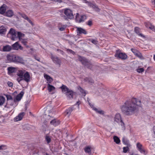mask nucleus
<instances>
[{
	"mask_svg": "<svg viewBox=\"0 0 155 155\" xmlns=\"http://www.w3.org/2000/svg\"><path fill=\"white\" fill-rule=\"evenodd\" d=\"M46 155H49L48 153H46Z\"/></svg>",
	"mask_w": 155,
	"mask_h": 155,
	"instance_id": "62",
	"label": "nucleus"
},
{
	"mask_svg": "<svg viewBox=\"0 0 155 155\" xmlns=\"http://www.w3.org/2000/svg\"><path fill=\"white\" fill-rule=\"evenodd\" d=\"M115 55L117 58L122 60H125L127 58V56L125 53L121 52L118 51H116Z\"/></svg>",
	"mask_w": 155,
	"mask_h": 155,
	"instance_id": "5",
	"label": "nucleus"
},
{
	"mask_svg": "<svg viewBox=\"0 0 155 155\" xmlns=\"http://www.w3.org/2000/svg\"><path fill=\"white\" fill-rule=\"evenodd\" d=\"M22 78L23 80H24L27 83L30 81V76L29 72L28 71H26L24 74Z\"/></svg>",
	"mask_w": 155,
	"mask_h": 155,
	"instance_id": "9",
	"label": "nucleus"
},
{
	"mask_svg": "<svg viewBox=\"0 0 155 155\" xmlns=\"http://www.w3.org/2000/svg\"><path fill=\"white\" fill-rule=\"evenodd\" d=\"M152 2L153 4H154L155 6V0H152Z\"/></svg>",
	"mask_w": 155,
	"mask_h": 155,
	"instance_id": "55",
	"label": "nucleus"
},
{
	"mask_svg": "<svg viewBox=\"0 0 155 155\" xmlns=\"http://www.w3.org/2000/svg\"><path fill=\"white\" fill-rule=\"evenodd\" d=\"M122 141L124 144L128 145L129 144V140L125 137H123L122 140Z\"/></svg>",
	"mask_w": 155,
	"mask_h": 155,
	"instance_id": "33",
	"label": "nucleus"
},
{
	"mask_svg": "<svg viewBox=\"0 0 155 155\" xmlns=\"http://www.w3.org/2000/svg\"><path fill=\"white\" fill-rule=\"evenodd\" d=\"M1 121H0V124H1Z\"/></svg>",
	"mask_w": 155,
	"mask_h": 155,
	"instance_id": "63",
	"label": "nucleus"
},
{
	"mask_svg": "<svg viewBox=\"0 0 155 155\" xmlns=\"http://www.w3.org/2000/svg\"><path fill=\"white\" fill-rule=\"evenodd\" d=\"M6 58L7 60L10 62H13L21 64L24 63V60L22 58L15 54L7 55Z\"/></svg>",
	"mask_w": 155,
	"mask_h": 155,
	"instance_id": "2",
	"label": "nucleus"
},
{
	"mask_svg": "<svg viewBox=\"0 0 155 155\" xmlns=\"http://www.w3.org/2000/svg\"><path fill=\"white\" fill-rule=\"evenodd\" d=\"M66 51L68 52H69L70 53L72 54H74L75 53V52H74V51L70 49H66Z\"/></svg>",
	"mask_w": 155,
	"mask_h": 155,
	"instance_id": "47",
	"label": "nucleus"
},
{
	"mask_svg": "<svg viewBox=\"0 0 155 155\" xmlns=\"http://www.w3.org/2000/svg\"><path fill=\"white\" fill-rule=\"evenodd\" d=\"M24 112H22L19 113L18 115L14 118V120L16 121H20L22 119L23 116L25 115Z\"/></svg>",
	"mask_w": 155,
	"mask_h": 155,
	"instance_id": "16",
	"label": "nucleus"
},
{
	"mask_svg": "<svg viewBox=\"0 0 155 155\" xmlns=\"http://www.w3.org/2000/svg\"><path fill=\"white\" fill-rule=\"evenodd\" d=\"M60 123V121L59 120L54 119L51 120L50 122V124L55 127L58 125Z\"/></svg>",
	"mask_w": 155,
	"mask_h": 155,
	"instance_id": "17",
	"label": "nucleus"
},
{
	"mask_svg": "<svg viewBox=\"0 0 155 155\" xmlns=\"http://www.w3.org/2000/svg\"><path fill=\"white\" fill-rule=\"evenodd\" d=\"M131 51L137 57L141 59L143 58V56L141 53L137 49L133 48H131Z\"/></svg>",
	"mask_w": 155,
	"mask_h": 155,
	"instance_id": "10",
	"label": "nucleus"
},
{
	"mask_svg": "<svg viewBox=\"0 0 155 155\" xmlns=\"http://www.w3.org/2000/svg\"><path fill=\"white\" fill-rule=\"evenodd\" d=\"M6 29L3 26L0 27V34L2 35H5L6 32Z\"/></svg>",
	"mask_w": 155,
	"mask_h": 155,
	"instance_id": "27",
	"label": "nucleus"
},
{
	"mask_svg": "<svg viewBox=\"0 0 155 155\" xmlns=\"http://www.w3.org/2000/svg\"><path fill=\"white\" fill-rule=\"evenodd\" d=\"M16 80H17V81H18V82L19 83H20V82L21 81L23 80V78H21L20 77H18L17 78Z\"/></svg>",
	"mask_w": 155,
	"mask_h": 155,
	"instance_id": "46",
	"label": "nucleus"
},
{
	"mask_svg": "<svg viewBox=\"0 0 155 155\" xmlns=\"http://www.w3.org/2000/svg\"><path fill=\"white\" fill-rule=\"evenodd\" d=\"M137 71L138 72L140 73L143 72L144 71V70L143 68H141L137 69Z\"/></svg>",
	"mask_w": 155,
	"mask_h": 155,
	"instance_id": "44",
	"label": "nucleus"
},
{
	"mask_svg": "<svg viewBox=\"0 0 155 155\" xmlns=\"http://www.w3.org/2000/svg\"><path fill=\"white\" fill-rule=\"evenodd\" d=\"M137 155V154H136V155Z\"/></svg>",
	"mask_w": 155,
	"mask_h": 155,
	"instance_id": "64",
	"label": "nucleus"
},
{
	"mask_svg": "<svg viewBox=\"0 0 155 155\" xmlns=\"http://www.w3.org/2000/svg\"><path fill=\"white\" fill-rule=\"evenodd\" d=\"M129 148L128 147H123V152L124 153H126L129 150Z\"/></svg>",
	"mask_w": 155,
	"mask_h": 155,
	"instance_id": "41",
	"label": "nucleus"
},
{
	"mask_svg": "<svg viewBox=\"0 0 155 155\" xmlns=\"http://www.w3.org/2000/svg\"><path fill=\"white\" fill-rule=\"evenodd\" d=\"M134 31L140 37L143 38H145V37L144 35H143L142 34L140 33V28H139L137 27H135L134 28Z\"/></svg>",
	"mask_w": 155,
	"mask_h": 155,
	"instance_id": "19",
	"label": "nucleus"
},
{
	"mask_svg": "<svg viewBox=\"0 0 155 155\" xmlns=\"http://www.w3.org/2000/svg\"><path fill=\"white\" fill-rule=\"evenodd\" d=\"M80 101H78L76 103V104L78 105L79 106V104H80Z\"/></svg>",
	"mask_w": 155,
	"mask_h": 155,
	"instance_id": "56",
	"label": "nucleus"
},
{
	"mask_svg": "<svg viewBox=\"0 0 155 155\" xmlns=\"http://www.w3.org/2000/svg\"><path fill=\"white\" fill-rule=\"evenodd\" d=\"M22 36V33L21 32H17V38H19L21 37Z\"/></svg>",
	"mask_w": 155,
	"mask_h": 155,
	"instance_id": "43",
	"label": "nucleus"
},
{
	"mask_svg": "<svg viewBox=\"0 0 155 155\" xmlns=\"http://www.w3.org/2000/svg\"><path fill=\"white\" fill-rule=\"evenodd\" d=\"M114 121L120 125L122 129L124 130L125 129V126L124 123L123 121L121 114L119 113H116L114 116Z\"/></svg>",
	"mask_w": 155,
	"mask_h": 155,
	"instance_id": "3",
	"label": "nucleus"
},
{
	"mask_svg": "<svg viewBox=\"0 0 155 155\" xmlns=\"http://www.w3.org/2000/svg\"><path fill=\"white\" fill-rule=\"evenodd\" d=\"M91 42L92 43L95 45H96L97 43V41L94 39H92L91 40Z\"/></svg>",
	"mask_w": 155,
	"mask_h": 155,
	"instance_id": "50",
	"label": "nucleus"
},
{
	"mask_svg": "<svg viewBox=\"0 0 155 155\" xmlns=\"http://www.w3.org/2000/svg\"><path fill=\"white\" fill-rule=\"evenodd\" d=\"M89 105L91 106V108H92L93 109V107H94V106L91 103H89Z\"/></svg>",
	"mask_w": 155,
	"mask_h": 155,
	"instance_id": "54",
	"label": "nucleus"
},
{
	"mask_svg": "<svg viewBox=\"0 0 155 155\" xmlns=\"http://www.w3.org/2000/svg\"><path fill=\"white\" fill-rule=\"evenodd\" d=\"M82 1H83V2L85 3H87V4H88V3L89 2L87 0H82Z\"/></svg>",
	"mask_w": 155,
	"mask_h": 155,
	"instance_id": "53",
	"label": "nucleus"
},
{
	"mask_svg": "<svg viewBox=\"0 0 155 155\" xmlns=\"http://www.w3.org/2000/svg\"><path fill=\"white\" fill-rule=\"evenodd\" d=\"M6 147V146L5 145H2L0 146V150H3L4 148Z\"/></svg>",
	"mask_w": 155,
	"mask_h": 155,
	"instance_id": "52",
	"label": "nucleus"
},
{
	"mask_svg": "<svg viewBox=\"0 0 155 155\" xmlns=\"http://www.w3.org/2000/svg\"><path fill=\"white\" fill-rule=\"evenodd\" d=\"M137 147L138 150L141 153L145 155L146 152L145 150L143 148L142 145L140 143H137Z\"/></svg>",
	"mask_w": 155,
	"mask_h": 155,
	"instance_id": "12",
	"label": "nucleus"
},
{
	"mask_svg": "<svg viewBox=\"0 0 155 155\" xmlns=\"http://www.w3.org/2000/svg\"><path fill=\"white\" fill-rule=\"evenodd\" d=\"M114 141L117 144H119L120 142V140L119 138L116 136H114L113 137Z\"/></svg>",
	"mask_w": 155,
	"mask_h": 155,
	"instance_id": "32",
	"label": "nucleus"
},
{
	"mask_svg": "<svg viewBox=\"0 0 155 155\" xmlns=\"http://www.w3.org/2000/svg\"><path fill=\"white\" fill-rule=\"evenodd\" d=\"M12 48L14 50H18L19 49L20 50H22L23 47L20 45L18 42H16L12 45Z\"/></svg>",
	"mask_w": 155,
	"mask_h": 155,
	"instance_id": "14",
	"label": "nucleus"
},
{
	"mask_svg": "<svg viewBox=\"0 0 155 155\" xmlns=\"http://www.w3.org/2000/svg\"><path fill=\"white\" fill-rule=\"evenodd\" d=\"M9 33L11 35V38L12 40L15 41L17 39V31L13 28H11L9 32Z\"/></svg>",
	"mask_w": 155,
	"mask_h": 155,
	"instance_id": "8",
	"label": "nucleus"
},
{
	"mask_svg": "<svg viewBox=\"0 0 155 155\" xmlns=\"http://www.w3.org/2000/svg\"><path fill=\"white\" fill-rule=\"evenodd\" d=\"M14 15V12L12 10H8L6 12L5 15L8 17H11Z\"/></svg>",
	"mask_w": 155,
	"mask_h": 155,
	"instance_id": "22",
	"label": "nucleus"
},
{
	"mask_svg": "<svg viewBox=\"0 0 155 155\" xmlns=\"http://www.w3.org/2000/svg\"><path fill=\"white\" fill-rule=\"evenodd\" d=\"M51 59L56 64L58 65L59 67H60L61 61L58 57L55 56H52Z\"/></svg>",
	"mask_w": 155,
	"mask_h": 155,
	"instance_id": "11",
	"label": "nucleus"
},
{
	"mask_svg": "<svg viewBox=\"0 0 155 155\" xmlns=\"http://www.w3.org/2000/svg\"><path fill=\"white\" fill-rule=\"evenodd\" d=\"M65 94L66 96L70 99L73 98L74 92L72 90L69 89Z\"/></svg>",
	"mask_w": 155,
	"mask_h": 155,
	"instance_id": "18",
	"label": "nucleus"
},
{
	"mask_svg": "<svg viewBox=\"0 0 155 155\" xmlns=\"http://www.w3.org/2000/svg\"><path fill=\"white\" fill-rule=\"evenodd\" d=\"M10 103V104H12V102H11V101H10V102H9L8 103Z\"/></svg>",
	"mask_w": 155,
	"mask_h": 155,
	"instance_id": "61",
	"label": "nucleus"
},
{
	"mask_svg": "<svg viewBox=\"0 0 155 155\" xmlns=\"http://www.w3.org/2000/svg\"><path fill=\"white\" fill-rule=\"evenodd\" d=\"M84 80L85 81L88 82L89 83H94L93 80L90 78H84Z\"/></svg>",
	"mask_w": 155,
	"mask_h": 155,
	"instance_id": "36",
	"label": "nucleus"
},
{
	"mask_svg": "<svg viewBox=\"0 0 155 155\" xmlns=\"http://www.w3.org/2000/svg\"><path fill=\"white\" fill-rule=\"evenodd\" d=\"M7 84L8 86L9 87H12L13 85V83L10 81H8L7 83Z\"/></svg>",
	"mask_w": 155,
	"mask_h": 155,
	"instance_id": "49",
	"label": "nucleus"
},
{
	"mask_svg": "<svg viewBox=\"0 0 155 155\" xmlns=\"http://www.w3.org/2000/svg\"><path fill=\"white\" fill-rule=\"evenodd\" d=\"M84 151L86 153H87L89 154H91V147L90 146H87L84 149Z\"/></svg>",
	"mask_w": 155,
	"mask_h": 155,
	"instance_id": "31",
	"label": "nucleus"
},
{
	"mask_svg": "<svg viewBox=\"0 0 155 155\" xmlns=\"http://www.w3.org/2000/svg\"><path fill=\"white\" fill-rule=\"evenodd\" d=\"M64 13L67 17L70 19H72L74 18L72 11L69 9H67L65 10Z\"/></svg>",
	"mask_w": 155,
	"mask_h": 155,
	"instance_id": "7",
	"label": "nucleus"
},
{
	"mask_svg": "<svg viewBox=\"0 0 155 155\" xmlns=\"http://www.w3.org/2000/svg\"><path fill=\"white\" fill-rule=\"evenodd\" d=\"M21 16L22 18L27 20L33 26V24L32 21L26 15L24 14H22L21 15Z\"/></svg>",
	"mask_w": 155,
	"mask_h": 155,
	"instance_id": "23",
	"label": "nucleus"
},
{
	"mask_svg": "<svg viewBox=\"0 0 155 155\" xmlns=\"http://www.w3.org/2000/svg\"><path fill=\"white\" fill-rule=\"evenodd\" d=\"M73 109L72 107H69L65 111V113L66 114L70 115Z\"/></svg>",
	"mask_w": 155,
	"mask_h": 155,
	"instance_id": "35",
	"label": "nucleus"
},
{
	"mask_svg": "<svg viewBox=\"0 0 155 155\" xmlns=\"http://www.w3.org/2000/svg\"><path fill=\"white\" fill-rule=\"evenodd\" d=\"M8 72L9 74L15 73L17 71L16 68L14 67H9L8 68Z\"/></svg>",
	"mask_w": 155,
	"mask_h": 155,
	"instance_id": "25",
	"label": "nucleus"
},
{
	"mask_svg": "<svg viewBox=\"0 0 155 155\" xmlns=\"http://www.w3.org/2000/svg\"><path fill=\"white\" fill-rule=\"evenodd\" d=\"M153 31H154L155 32V27H154V28L153 29Z\"/></svg>",
	"mask_w": 155,
	"mask_h": 155,
	"instance_id": "60",
	"label": "nucleus"
},
{
	"mask_svg": "<svg viewBox=\"0 0 155 155\" xmlns=\"http://www.w3.org/2000/svg\"><path fill=\"white\" fill-rule=\"evenodd\" d=\"M6 97L7 100V103H8L11 101V102H12V104H10V105L11 106H13L14 104V100L13 99L12 96L10 95H8L6 96Z\"/></svg>",
	"mask_w": 155,
	"mask_h": 155,
	"instance_id": "26",
	"label": "nucleus"
},
{
	"mask_svg": "<svg viewBox=\"0 0 155 155\" xmlns=\"http://www.w3.org/2000/svg\"><path fill=\"white\" fill-rule=\"evenodd\" d=\"M48 90L49 92H51L52 91L55 90V88L53 85L50 84H48Z\"/></svg>",
	"mask_w": 155,
	"mask_h": 155,
	"instance_id": "28",
	"label": "nucleus"
},
{
	"mask_svg": "<svg viewBox=\"0 0 155 155\" xmlns=\"http://www.w3.org/2000/svg\"><path fill=\"white\" fill-rule=\"evenodd\" d=\"M77 32L78 35L82 34L86 35L87 33V32L85 30L81 27L77 28Z\"/></svg>",
	"mask_w": 155,
	"mask_h": 155,
	"instance_id": "13",
	"label": "nucleus"
},
{
	"mask_svg": "<svg viewBox=\"0 0 155 155\" xmlns=\"http://www.w3.org/2000/svg\"><path fill=\"white\" fill-rule=\"evenodd\" d=\"M45 139L48 143H49L51 142V139L49 136L46 135Z\"/></svg>",
	"mask_w": 155,
	"mask_h": 155,
	"instance_id": "40",
	"label": "nucleus"
},
{
	"mask_svg": "<svg viewBox=\"0 0 155 155\" xmlns=\"http://www.w3.org/2000/svg\"><path fill=\"white\" fill-rule=\"evenodd\" d=\"M24 94V92L22 91H21L19 94L16 96L15 99H14V102L16 101H20L22 97Z\"/></svg>",
	"mask_w": 155,
	"mask_h": 155,
	"instance_id": "15",
	"label": "nucleus"
},
{
	"mask_svg": "<svg viewBox=\"0 0 155 155\" xmlns=\"http://www.w3.org/2000/svg\"><path fill=\"white\" fill-rule=\"evenodd\" d=\"M141 101L137 98L133 97L131 99L126 101L120 106L122 112L127 116L132 115L137 110L138 107H140Z\"/></svg>",
	"mask_w": 155,
	"mask_h": 155,
	"instance_id": "1",
	"label": "nucleus"
},
{
	"mask_svg": "<svg viewBox=\"0 0 155 155\" xmlns=\"http://www.w3.org/2000/svg\"><path fill=\"white\" fill-rule=\"evenodd\" d=\"M79 14L78 13H77L75 18V19L76 21L79 23L84 21L86 19V17L85 15H81L80 18H79Z\"/></svg>",
	"mask_w": 155,
	"mask_h": 155,
	"instance_id": "6",
	"label": "nucleus"
},
{
	"mask_svg": "<svg viewBox=\"0 0 155 155\" xmlns=\"http://www.w3.org/2000/svg\"><path fill=\"white\" fill-rule=\"evenodd\" d=\"M153 59L155 61V54L153 56Z\"/></svg>",
	"mask_w": 155,
	"mask_h": 155,
	"instance_id": "59",
	"label": "nucleus"
},
{
	"mask_svg": "<svg viewBox=\"0 0 155 155\" xmlns=\"http://www.w3.org/2000/svg\"><path fill=\"white\" fill-rule=\"evenodd\" d=\"M5 101V98L3 96H0V106L3 105Z\"/></svg>",
	"mask_w": 155,
	"mask_h": 155,
	"instance_id": "34",
	"label": "nucleus"
},
{
	"mask_svg": "<svg viewBox=\"0 0 155 155\" xmlns=\"http://www.w3.org/2000/svg\"><path fill=\"white\" fill-rule=\"evenodd\" d=\"M60 88L61 89L62 92H64L65 91L67 92V91L69 90L68 88L66 86L63 84L62 85Z\"/></svg>",
	"mask_w": 155,
	"mask_h": 155,
	"instance_id": "30",
	"label": "nucleus"
},
{
	"mask_svg": "<svg viewBox=\"0 0 155 155\" xmlns=\"http://www.w3.org/2000/svg\"><path fill=\"white\" fill-rule=\"evenodd\" d=\"M93 110L99 114H104V111H103L102 110H99L97 109L95 107H93Z\"/></svg>",
	"mask_w": 155,
	"mask_h": 155,
	"instance_id": "37",
	"label": "nucleus"
},
{
	"mask_svg": "<svg viewBox=\"0 0 155 155\" xmlns=\"http://www.w3.org/2000/svg\"><path fill=\"white\" fill-rule=\"evenodd\" d=\"M88 4V5L89 6L92 8V7H93L94 4H93L92 3H91V2H89V3H88V4Z\"/></svg>",
	"mask_w": 155,
	"mask_h": 155,
	"instance_id": "51",
	"label": "nucleus"
},
{
	"mask_svg": "<svg viewBox=\"0 0 155 155\" xmlns=\"http://www.w3.org/2000/svg\"><path fill=\"white\" fill-rule=\"evenodd\" d=\"M12 49V48L11 46L7 45L3 46L2 50L3 51H9Z\"/></svg>",
	"mask_w": 155,
	"mask_h": 155,
	"instance_id": "24",
	"label": "nucleus"
},
{
	"mask_svg": "<svg viewBox=\"0 0 155 155\" xmlns=\"http://www.w3.org/2000/svg\"><path fill=\"white\" fill-rule=\"evenodd\" d=\"M145 26L147 28H149L152 31L153 30L154 26L152 25L149 22H146L144 23Z\"/></svg>",
	"mask_w": 155,
	"mask_h": 155,
	"instance_id": "21",
	"label": "nucleus"
},
{
	"mask_svg": "<svg viewBox=\"0 0 155 155\" xmlns=\"http://www.w3.org/2000/svg\"><path fill=\"white\" fill-rule=\"evenodd\" d=\"M6 9L5 7L2 6L0 7V14L3 15L5 14Z\"/></svg>",
	"mask_w": 155,
	"mask_h": 155,
	"instance_id": "29",
	"label": "nucleus"
},
{
	"mask_svg": "<svg viewBox=\"0 0 155 155\" xmlns=\"http://www.w3.org/2000/svg\"><path fill=\"white\" fill-rule=\"evenodd\" d=\"M78 89L81 94L84 95V96H85L86 94L85 91L81 87H79Z\"/></svg>",
	"mask_w": 155,
	"mask_h": 155,
	"instance_id": "39",
	"label": "nucleus"
},
{
	"mask_svg": "<svg viewBox=\"0 0 155 155\" xmlns=\"http://www.w3.org/2000/svg\"><path fill=\"white\" fill-rule=\"evenodd\" d=\"M92 8L96 11H99V9L98 8L97 5L95 4H94L93 7H92Z\"/></svg>",
	"mask_w": 155,
	"mask_h": 155,
	"instance_id": "42",
	"label": "nucleus"
},
{
	"mask_svg": "<svg viewBox=\"0 0 155 155\" xmlns=\"http://www.w3.org/2000/svg\"><path fill=\"white\" fill-rule=\"evenodd\" d=\"M23 74L24 73L22 70H19L17 74V75L21 78H22Z\"/></svg>",
	"mask_w": 155,
	"mask_h": 155,
	"instance_id": "38",
	"label": "nucleus"
},
{
	"mask_svg": "<svg viewBox=\"0 0 155 155\" xmlns=\"http://www.w3.org/2000/svg\"><path fill=\"white\" fill-rule=\"evenodd\" d=\"M21 43L25 45H27V42L25 40H23L21 41Z\"/></svg>",
	"mask_w": 155,
	"mask_h": 155,
	"instance_id": "48",
	"label": "nucleus"
},
{
	"mask_svg": "<svg viewBox=\"0 0 155 155\" xmlns=\"http://www.w3.org/2000/svg\"><path fill=\"white\" fill-rule=\"evenodd\" d=\"M87 25L89 26H91L92 24V21L91 20H88L87 23Z\"/></svg>",
	"mask_w": 155,
	"mask_h": 155,
	"instance_id": "45",
	"label": "nucleus"
},
{
	"mask_svg": "<svg viewBox=\"0 0 155 155\" xmlns=\"http://www.w3.org/2000/svg\"><path fill=\"white\" fill-rule=\"evenodd\" d=\"M44 77L47 80V83L48 84H51L53 81L52 78H51L50 76L47 74H44Z\"/></svg>",
	"mask_w": 155,
	"mask_h": 155,
	"instance_id": "20",
	"label": "nucleus"
},
{
	"mask_svg": "<svg viewBox=\"0 0 155 155\" xmlns=\"http://www.w3.org/2000/svg\"><path fill=\"white\" fill-rule=\"evenodd\" d=\"M35 59L37 60L38 61H40V58H36V57H35Z\"/></svg>",
	"mask_w": 155,
	"mask_h": 155,
	"instance_id": "58",
	"label": "nucleus"
},
{
	"mask_svg": "<svg viewBox=\"0 0 155 155\" xmlns=\"http://www.w3.org/2000/svg\"><path fill=\"white\" fill-rule=\"evenodd\" d=\"M64 29V28H60V30L61 31H63Z\"/></svg>",
	"mask_w": 155,
	"mask_h": 155,
	"instance_id": "57",
	"label": "nucleus"
},
{
	"mask_svg": "<svg viewBox=\"0 0 155 155\" xmlns=\"http://www.w3.org/2000/svg\"><path fill=\"white\" fill-rule=\"evenodd\" d=\"M78 59L79 61L87 68L91 69L92 68V64L90 61H88L87 59L81 56H79Z\"/></svg>",
	"mask_w": 155,
	"mask_h": 155,
	"instance_id": "4",
	"label": "nucleus"
}]
</instances>
